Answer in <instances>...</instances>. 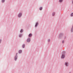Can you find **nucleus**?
Listing matches in <instances>:
<instances>
[{
	"label": "nucleus",
	"instance_id": "1",
	"mask_svg": "<svg viewBox=\"0 0 73 73\" xmlns=\"http://www.w3.org/2000/svg\"><path fill=\"white\" fill-rule=\"evenodd\" d=\"M65 65L66 66H68L69 65V63L68 62H65Z\"/></svg>",
	"mask_w": 73,
	"mask_h": 73
},
{
	"label": "nucleus",
	"instance_id": "2",
	"mask_svg": "<svg viewBox=\"0 0 73 73\" xmlns=\"http://www.w3.org/2000/svg\"><path fill=\"white\" fill-rule=\"evenodd\" d=\"M65 57V55L64 54H62V55L61 58H64Z\"/></svg>",
	"mask_w": 73,
	"mask_h": 73
},
{
	"label": "nucleus",
	"instance_id": "3",
	"mask_svg": "<svg viewBox=\"0 0 73 73\" xmlns=\"http://www.w3.org/2000/svg\"><path fill=\"white\" fill-rule=\"evenodd\" d=\"M62 35H63V33H61L59 35V37H62Z\"/></svg>",
	"mask_w": 73,
	"mask_h": 73
},
{
	"label": "nucleus",
	"instance_id": "4",
	"mask_svg": "<svg viewBox=\"0 0 73 73\" xmlns=\"http://www.w3.org/2000/svg\"><path fill=\"white\" fill-rule=\"evenodd\" d=\"M21 13H20L18 15V17H21Z\"/></svg>",
	"mask_w": 73,
	"mask_h": 73
},
{
	"label": "nucleus",
	"instance_id": "5",
	"mask_svg": "<svg viewBox=\"0 0 73 73\" xmlns=\"http://www.w3.org/2000/svg\"><path fill=\"white\" fill-rule=\"evenodd\" d=\"M30 41H31V40L30 39V38H28L27 40V42H30Z\"/></svg>",
	"mask_w": 73,
	"mask_h": 73
},
{
	"label": "nucleus",
	"instance_id": "6",
	"mask_svg": "<svg viewBox=\"0 0 73 73\" xmlns=\"http://www.w3.org/2000/svg\"><path fill=\"white\" fill-rule=\"evenodd\" d=\"M22 52L21 50H19V53H21Z\"/></svg>",
	"mask_w": 73,
	"mask_h": 73
},
{
	"label": "nucleus",
	"instance_id": "7",
	"mask_svg": "<svg viewBox=\"0 0 73 73\" xmlns=\"http://www.w3.org/2000/svg\"><path fill=\"white\" fill-rule=\"evenodd\" d=\"M29 37H31V36H32V34H29Z\"/></svg>",
	"mask_w": 73,
	"mask_h": 73
},
{
	"label": "nucleus",
	"instance_id": "8",
	"mask_svg": "<svg viewBox=\"0 0 73 73\" xmlns=\"http://www.w3.org/2000/svg\"><path fill=\"white\" fill-rule=\"evenodd\" d=\"M38 25V23H37L35 25V27H36Z\"/></svg>",
	"mask_w": 73,
	"mask_h": 73
},
{
	"label": "nucleus",
	"instance_id": "9",
	"mask_svg": "<svg viewBox=\"0 0 73 73\" xmlns=\"http://www.w3.org/2000/svg\"><path fill=\"white\" fill-rule=\"evenodd\" d=\"M62 1H63V0H59V2L60 3H61Z\"/></svg>",
	"mask_w": 73,
	"mask_h": 73
},
{
	"label": "nucleus",
	"instance_id": "10",
	"mask_svg": "<svg viewBox=\"0 0 73 73\" xmlns=\"http://www.w3.org/2000/svg\"><path fill=\"white\" fill-rule=\"evenodd\" d=\"M23 48H24V47H25V44H23V46H22Z\"/></svg>",
	"mask_w": 73,
	"mask_h": 73
},
{
	"label": "nucleus",
	"instance_id": "11",
	"mask_svg": "<svg viewBox=\"0 0 73 73\" xmlns=\"http://www.w3.org/2000/svg\"><path fill=\"white\" fill-rule=\"evenodd\" d=\"M23 32V29L21 30L20 31V32L21 33Z\"/></svg>",
	"mask_w": 73,
	"mask_h": 73
},
{
	"label": "nucleus",
	"instance_id": "12",
	"mask_svg": "<svg viewBox=\"0 0 73 73\" xmlns=\"http://www.w3.org/2000/svg\"><path fill=\"white\" fill-rule=\"evenodd\" d=\"M55 14V13H53L52 14V16H54V15Z\"/></svg>",
	"mask_w": 73,
	"mask_h": 73
},
{
	"label": "nucleus",
	"instance_id": "13",
	"mask_svg": "<svg viewBox=\"0 0 73 73\" xmlns=\"http://www.w3.org/2000/svg\"><path fill=\"white\" fill-rule=\"evenodd\" d=\"M15 61H16L17 59V57H16V56H15Z\"/></svg>",
	"mask_w": 73,
	"mask_h": 73
},
{
	"label": "nucleus",
	"instance_id": "14",
	"mask_svg": "<svg viewBox=\"0 0 73 73\" xmlns=\"http://www.w3.org/2000/svg\"><path fill=\"white\" fill-rule=\"evenodd\" d=\"M71 16H73V13H72L71 14Z\"/></svg>",
	"mask_w": 73,
	"mask_h": 73
},
{
	"label": "nucleus",
	"instance_id": "15",
	"mask_svg": "<svg viewBox=\"0 0 73 73\" xmlns=\"http://www.w3.org/2000/svg\"><path fill=\"white\" fill-rule=\"evenodd\" d=\"M42 7H41L40 8V10H42Z\"/></svg>",
	"mask_w": 73,
	"mask_h": 73
},
{
	"label": "nucleus",
	"instance_id": "16",
	"mask_svg": "<svg viewBox=\"0 0 73 73\" xmlns=\"http://www.w3.org/2000/svg\"><path fill=\"white\" fill-rule=\"evenodd\" d=\"M22 36V35L21 34L19 35V37H21Z\"/></svg>",
	"mask_w": 73,
	"mask_h": 73
},
{
	"label": "nucleus",
	"instance_id": "17",
	"mask_svg": "<svg viewBox=\"0 0 73 73\" xmlns=\"http://www.w3.org/2000/svg\"><path fill=\"white\" fill-rule=\"evenodd\" d=\"M2 2L4 3V0H2Z\"/></svg>",
	"mask_w": 73,
	"mask_h": 73
},
{
	"label": "nucleus",
	"instance_id": "18",
	"mask_svg": "<svg viewBox=\"0 0 73 73\" xmlns=\"http://www.w3.org/2000/svg\"><path fill=\"white\" fill-rule=\"evenodd\" d=\"M62 43H64V40H63L62 42Z\"/></svg>",
	"mask_w": 73,
	"mask_h": 73
},
{
	"label": "nucleus",
	"instance_id": "19",
	"mask_svg": "<svg viewBox=\"0 0 73 73\" xmlns=\"http://www.w3.org/2000/svg\"><path fill=\"white\" fill-rule=\"evenodd\" d=\"M48 42H49L50 41V39H48Z\"/></svg>",
	"mask_w": 73,
	"mask_h": 73
},
{
	"label": "nucleus",
	"instance_id": "20",
	"mask_svg": "<svg viewBox=\"0 0 73 73\" xmlns=\"http://www.w3.org/2000/svg\"><path fill=\"white\" fill-rule=\"evenodd\" d=\"M72 3H73V1H72Z\"/></svg>",
	"mask_w": 73,
	"mask_h": 73
}]
</instances>
